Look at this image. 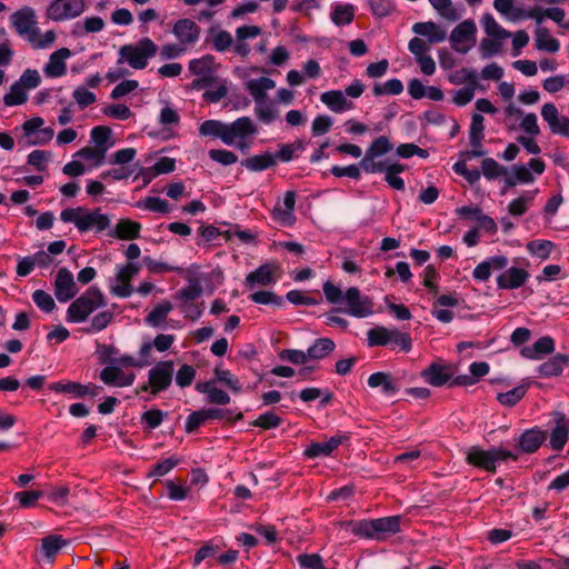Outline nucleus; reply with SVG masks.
Masks as SVG:
<instances>
[{
  "label": "nucleus",
  "mask_w": 569,
  "mask_h": 569,
  "mask_svg": "<svg viewBox=\"0 0 569 569\" xmlns=\"http://www.w3.org/2000/svg\"><path fill=\"white\" fill-rule=\"evenodd\" d=\"M61 221L73 223L80 232H102L110 226V219L100 209L86 207L67 208L60 212Z\"/></svg>",
  "instance_id": "nucleus-1"
},
{
  "label": "nucleus",
  "mask_w": 569,
  "mask_h": 569,
  "mask_svg": "<svg viewBox=\"0 0 569 569\" xmlns=\"http://www.w3.org/2000/svg\"><path fill=\"white\" fill-rule=\"evenodd\" d=\"M106 305L103 292L98 287L91 286L69 305L66 320L70 323H82L92 312Z\"/></svg>",
  "instance_id": "nucleus-2"
},
{
  "label": "nucleus",
  "mask_w": 569,
  "mask_h": 569,
  "mask_svg": "<svg viewBox=\"0 0 569 569\" xmlns=\"http://www.w3.org/2000/svg\"><path fill=\"white\" fill-rule=\"evenodd\" d=\"M517 460L518 455L502 447H493L485 450L478 446L468 449L466 460L470 466L483 469L488 472H496L497 466L507 460Z\"/></svg>",
  "instance_id": "nucleus-3"
},
{
  "label": "nucleus",
  "mask_w": 569,
  "mask_h": 569,
  "mask_svg": "<svg viewBox=\"0 0 569 569\" xmlns=\"http://www.w3.org/2000/svg\"><path fill=\"white\" fill-rule=\"evenodd\" d=\"M158 46L150 38H142L136 43L122 46L119 50V63H128L136 70L144 69L158 52Z\"/></svg>",
  "instance_id": "nucleus-4"
},
{
  "label": "nucleus",
  "mask_w": 569,
  "mask_h": 569,
  "mask_svg": "<svg viewBox=\"0 0 569 569\" xmlns=\"http://www.w3.org/2000/svg\"><path fill=\"white\" fill-rule=\"evenodd\" d=\"M257 132L253 121L249 117H241L231 123H226L223 143L244 151L250 148V138Z\"/></svg>",
  "instance_id": "nucleus-5"
},
{
  "label": "nucleus",
  "mask_w": 569,
  "mask_h": 569,
  "mask_svg": "<svg viewBox=\"0 0 569 569\" xmlns=\"http://www.w3.org/2000/svg\"><path fill=\"white\" fill-rule=\"evenodd\" d=\"M174 363L172 360L157 362L148 371V381L140 387L141 391H149L152 397L166 391L172 383Z\"/></svg>",
  "instance_id": "nucleus-6"
},
{
  "label": "nucleus",
  "mask_w": 569,
  "mask_h": 569,
  "mask_svg": "<svg viewBox=\"0 0 569 569\" xmlns=\"http://www.w3.org/2000/svg\"><path fill=\"white\" fill-rule=\"evenodd\" d=\"M116 274L108 281L110 293L118 298H128L132 295L131 280L139 273L138 262H127L116 266Z\"/></svg>",
  "instance_id": "nucleus-7"
},
{
  "label": "nucleus",
  "mask_w": 569,
  "mask_h": 569,
  "mask_svg": "<svg viewBox=\"0 0 569 569\" xmlns=\"http://www.w3.org/2000/svg\"><path fill=\"white\" fill-rule=\"evenodd\" d=\"M243 419L242 412H234L230 409L209 408L193 411L186 420V431L193 432L200 426L210 420H226L228 422Z\"/></svg>",
  "instance_id": "nucleus-8"
},
{
  "label": "nucleus",
  "mask_w": 569,
  "mask_h": 569,
  "mask_svg": "<svg viewBox=\"0 0 569 569\" xmlns=\"http://www.w3.org/2000/svg\"><path fill=\"white\" fill-rule=\"evenodd\" d=\"M218 63L211 54H204L200 58L192 59L188 63V70L191 74L198 77L193 80L192 86L196 89H204L214 81V73Z\"/></svg>",
  "instance_id": "nucleus-9"
},
{
  "label": "nucleus",
  "mask_w": 569,
  "mask_h": 569,
  "mask_svg": "<svg viewBox=\"0 0 569 569\" xmlns=\"http://www.w3.org/2000/svg\"><path fill=\"white\" fill-rule=\"evenodd\" d=\"M86 10L84 0H52L47 7L46 17L52 21L71 20Z\"/></svg>",
  "instance_id": "nucleus-10"
},
{
  "label": "nucleus",
  "mask_w": 569,
  "mask_h": 569,
  "mask_svg": "<svg viewBox=\"0 0 569 569\" xmlns=\"http://www.w3.org/2000/svg\"><path fill=\"white\" fill-rule=\"evenodd\" d=\"M391 149L392 144L387 137L381 136L375 139L366 150V154L359 166L367 172H382L383 164L381 162H375V159L388 153Z\"/></svg>",
  "instance_id": "nucleus-11"
},
{
  "label": "nucleus",
  "mask_w": 569,
  "mask_h": 569,
  "mask_svg": "<svg viewBox=\"0 0 569 569\" xmlns=\"http://www.w3.org/2000/svg\"><path fill=\"white\" fill-rule=\"evenodd\" d=\"M477 27L472 20L460 22L451 32V47L459 53H467L476 44Z\"/></svg>",
  "instance_id": "nucleus-12"
},
{
  "label": "nucleus",
  "mask_w": 569,
  "mask_h": 569,
  "mask_svg": "<svg viewBox=\"0 0 569 569\" xmlns=\"http://www.w3.org/2000/svg\"><path fill=\"white\" fill-rule=\"evenodd\" d=\"M281 277V268L277 262H267L247 274L244 286L249 289L256 286L268 287L274 284Z\"/></svg>",
  "instance_id": "nucleus-13"
},
{
  "label": "nucleus",
  "mask_w": 569,
  "mask_h": 569,
  "mask_svg": "<svg viewBox=\"0 0 569 569\" xmlns=\"http://www.w3.org/2000/svg\"><path fill=\"white\" fill-rule=\"evenodd\" d=\"M10 23L16 32L26 40L38 29L33 8L24 6L10 16Z\"/></svg>",
  "instance_id": "nucleus-14"
},
{
  "label": "nucleus",
  "mask_w": 569,
  "mask_h": 569,
  "mask_svg": "<svg viewBox=\"0 0 569 569\" xmlns=\"http://www.w3.org/2000/svg\"><path fill=\"white\" fill-rule=\"evenodd\" d=\"M296 198L295 191H287L283 199L274 204L271 218L281 227H292L296 223Z\"/></svg>",
  "instance_id": "nucleus-15"
},
{
  "label": "nucleus",
  "mask_w": 569,
  "mask_h": 569,
  "mask_svg": "<svg viewBox=\"0 0 569 569\" xmlns=\"http://www.w3.org/2000/svg\"><path fill=\"white\" fill-rule=\"evenodd\" d=\"M342 302L346 305L345 312L350 316L365 318L372 312L371 303L367 298L361 297L359 289L356 287L346 291Z\"/></svg>",
  "instance_id": "nucleus-16"
},
{
  "label": "nucleus",
  "mask_w": 569,
  "mask_h": 569,
  "mask_svg": "<svg viewBox=\"0 0 569 569\" xmlns=\"http://www.w3.org/2000/svg\"><path fill=\"white\" fill-rule=\"evenodd\" d=\"M172 34L178 42L186 48L194 46L201 34V28L191 19L182 18L177 20L172 26Z\"/></svg>",
  "instance_id": "nucleus-17"
},
{
  "label": "nucleus",
  "mask_w": 569,
  "mask_h": 569,
  "mask_svg": "<svg viewBox=\"0 0 569 569\" xmlns=\"http://www.w3.org/2000/svg\"><path fill=\"white\" fill-rule=\"evenodd\" d=\"M541 117L547 122L551 133L569 138V118L561 116L556 104L545 103L541 107Z\"/></svg>",
  "instance_id": "nucleus-18"
},
{
  "label": "nucleus",
  "mask_w": 569,
  "mask_h": 569,
  "mask_svg": "<svg viewBox=\"0 0 569 569\" xmlns=\"http://www.w3.org/2000/svg\"><path fill=\"white\" fill-rule=\"evenodd\" d=\"M72 56L68 48L53 51L42 68L43 74L49 79L61 78L67 74V60Z\"/></svg>",
  "instance_id": "nucleus-19"
},
{
  "label": "nucleus",
  "mask_w": 569,
  "mask_h": 569,
  "mask_svg": "<svg viewBox=\"0 0 569 569\" xmlns=\"http://www.w3.org/2000/svg\"><path fill=\"white\" fill-rule=\"evenodd\" d=\"M78 288L73 274L67 268L59 269L54 280V296L59 302H67L74 298Z\"/></svg>",
  "instance_id": "nucleus-20"
},
{
  "label": "nucleus",
  "mask_w": 569,
  "mask_h": 569,
  "mask_svg": "<svg viewBox=\"0 0 569 569\" xmlns=\"http://www.w3.org/2000/svg\"><path fill=\"white\" fill-rule=\"evenodd\" d=\"M349 433H338L326 441L311 442L305 450L308 458L330 456L340 445L349 440Z\"/></svg>",
  "instance_id": "nucleus-21"
},
{
  "label": "nucleus",
  "mask_w": 569,
  "mask_h": 569,
  "mask_svg": "<svg viewBox=\"0 0 569 569\" xmlns=\"http://www.w3.org/2000/svg\"><path fill=\"white\" fill-rule=\"evenodd\" d=\"M508 267V258L502 254H496L481 261L472 271V277L477 281H487L492 272L503 271Z\"/></svg>",
  "instance_id": "nucleus-22"
},
{
  "label": "nucleus",
  "mask_w": 569,
  "mask_h": 569,
  "mask_svg": "<svg viewBox=\"0 0 569 569\" xmlns=\"http://www.w3.org/2000/svg\"><path fill=\"white\" fill-rule=\"evenodd\" d=\"M529 272L519 267L506 268L497 277V287L502 290H513L522 287L529 279Z\"/></svg>",
  "instance_id": "nucleus-23"
},
{
  "label": "nucleus",
  "mask_w": 569,
  "mask_h": 569,
  "mask_svg": "<svg viewBox=\"0 0 569 569\" xmlns=\"http://www.w3.org/2000/svg\"><path fill=\"white\" fill-rule=\"evenodd\" d=\"M100 379L108 386L128 387L133 383L136 375L126 372L118 366H108L101 370Z\"/></svg>",
  "instance_id": "nucleus-24"
},
{
  "label": "nucleus",
  "mask_w": 569,
  "mask_h": 569,
  "mask_svg": "<svg viewBox=\"0 0 569 569\" xmlns=\"http://www.w3.org/2000/svg\"><path fill=\"white\" fill-rule=\"evenodd\" d=\"M49 389L58 393H73L76 397H84L87 395H99L101 387L94 385L84 386L72 381H58L51 383Z\"/></svg>",
  "instance_id": "nucleus-25"
},
{
  "label": "nucleus",
  "mask_w": 569,
  "mask_h": 569,
  "mask_svg": "<svg viewBox=\"0 0 569 569\" xmlns=\"http://www.w3.org/2000/svg\"><path fill=\"white\" fill-rule=\"evenodd\" d=\"M421 376L429 385L441 387L451 379L453 371L450 366L433 362L421 372Z\"/></svg>",
  "instance_id": "nucleus-26"
},
{
  "label": "nucleus",
  "mask_w": 569,
  "mask_h": 569,
  "mask_svg": "<svg viewBox=\"0 0 569 569\" xmlns=\"http://www.w3.org/2000/svg\"><path fill=\"white\" fill-rule=\"evenodd\" d=\"M320 100L335 113H341L355 108L353 102L348 100L340 90L326 91L321 94Z\"/></svg>",
  "instance_id": "nucleus-27"
},
{
  "label": "nucleus",
  "mask_w": 569,
  "mask_h": 569,
  "mask_svg": "<svg viewBox=\"0 0 569 569\" xmlns=\"http://www.w3.org/2000/svg\"><path fill=\"white\" fill-rule=\"evenodd\" d=\"M368 386L372 389L380 388L386 396H395L399 390V385L390 373L375 372L368 378Z\"/></svg>",
  "instance_id": "nucleus-28"
},
{
  "label": "nucleus",
  "mask_w": 569,
  "mask_h": 569,
  "mask_svg": "<svg viewBox=\"0 0 569 569\" xmlns=\"http://www.w3.org/2000/svg\"><path fill=\"white\" fill-rule=\"evenodd\" d=\"M276 82L267 77L250 79L246 82V90L250 93L256 103H261L267 99V91L273 89Z\"/></svg>",
  "instance_id": "nucleus-29"
},
{
  "label": "nucleus",
  "mask_w": 569,
  "mask_h": 569,
  "mask_svg": "<svg viewBox=\"0 0 569 569\" xmlns=\"http://www.w3.org/2000/svg\"><path fill=\"white\" fill-rule=\"evenodd\" d=\"M68 545V541L61 535H49L41 539L40 551L43 558L53 563L58 552Z\"/></svg>",
  "instance_id": "nucleus-30"
},
{
  "label": "nucleus",
  "mask_w": 569,
  "mask_h": 569,
  "mask_svg": "<svg viewBox=\"0 0 569 569\" xmlns=\"http://www.w3.org/2000/svg\"><path fill=\"white\" fill-rule=\"evenodd\" d=\"M569 432V419H567L563 415H557L556 417V426L552 429L550 435L549 443L553 450H561L567 440Z\"/></svg>",
  "instance_id": "nucleus-31"
},
{
  "label": "nucleus",
  "mask_w": 569,
  "mask_h": 569,
  "mask_svg": "<svg viewBox=\"0 0 569 569\" xmlns=\"http://www.w3.org/2000/svg\"><path fill=\"white\" fill-rule=\"evenodd\" d=\"M400 520L399 516L372 519L375 540L385 539L386 536L400 531Z\"/></svg>",
  "instance_id": "nucleus-32"
},
{
  "label": "nucleus",
  "mask_w": 569,
  "mask_h": 569,
  "mask_svg": "<svg viewBox=\"0 0 569 569\" xmlns=\"http://www.w3.org/2000/svg\"><path fill=\"white\" fill-rule=\"evenodd\" d=\"M196 390L200 393L207 395V401L213 405H228L230 402V396L216 387L214 381L199 382L196 386Z\"/></svg>",
  "instance_id": "nucleus-33"
},
{
  "label": "nucleus",
  "mask_w": 569,
  "mask_h": 569,
  "mask_svg": "<svg viewBox=\"0 0 569 569\" xmlns=\"http://www.w3.org/2000/svg\"><path fill=\"white\" fill-rule=\"evenodd\" d=\"M535 47L539 51L556 53L560 49V42L546 27H537L535 30Z\"/></svg>",
  "instance_id": "nucleus-34"
},
{
  "label": "nucleus",
  "mask_w": 569,
  "mask_h": 569,
  "mask_svg": "<svg viewBox=\"0 0 569 569\" xmlns=\"http://www.w3.org/2000/svg\"><path fill=\"white\" fill-rule=\"evenodd\" d=\"M555 350V342L550 337L538 339L532 346L525 347L521 355L528 359H540Z\"/></svg>",
  "instance_id": "nucleus-35"
},
{
  "label": "nucleus",
  "mask_w": 569,
  "mask_h": 569,
  "mask_svg": "<svg viewBox=\"0 0 569 569\" xmlns=\"http://www.w3.org/2000/svg\"><path fill=\"white\" fill-rule=\"evenodd\" d=\"M141 224L130 219H121L111 231V236L121 240L139 238Z\"/></svg>",
  "instance_id": "nucleus-36"
},
{
  "label": "nucleus",
  "mask_w": 569,
  "mask_h": 569,
  "mask_svg": "<svg viewBox=\"0 0 569 569\" xmlns=\"http://www.w3.org/2000/svg\"><path fill=\"white\" fill-rule=\"evenodd\" d=\"M356 7L350 3H336L330 13L331 21L336 26L350 24L355 19Z\"/></svg>",
  "instance_id": "nucleus-37"
},
{
  "label": "nucleus",
  "mask_w": 569,
  "mask_h": 569,
  "mask_svg": "<svg viewBox=\"0 0 569 569\" xmlns=\"http://www.w3.org/2000/svg\"><path fill=\"white\" fill-rule=\"evenodd\" d=\"M538 193V189L522 192L508 204V212L513 217H520L527 212Z\"/></svg>",
  "instance_id": "nucleus-38"
},
{
  "label": "nucleus",
  "mask_w": 569,
  "mask_h": 569,
  "mask_svg": "<svg viewBox=\"0 0 569 569\" xmlns=\"http://www.w3.org/2000/svg\"><path fill=\"white\" fill-rule=\"evenodd\" d=\"M569 365V357L557 355L539 366V373L542 377H553L562 373L565 367Z\"/></svg>",
  "instance_id": "nucleus-39"
},
{
  "label": "nucleus",
  "mask_w": 569,
  "mask_h": 569,
  "mask_svg": "<svg viewBox=\"0 0 569 569\" xmlns=\"http://www.w3.org/2000/svg\"><path fill=\"white\" fill-rule=\"evenodd\" d=\"M412 30L420 36L427 37L430 43L442 42L446 39V32L441 30L435 22H418Z\"/></svg>",
  "instance_id": "nucleus-40"
},
{
  "label": "nucleus",
  "mask_w": 569,
  "mask_h": 569,
  "mask_svg": "<svg viewBox=\"0 0 569 569\" xmlns=\"http://www.w3.org/2000/svg\"><path fill=\"white\" fill-rule=\"evenodd\" d=\"M274 164L276 157L270 152L256 154L242 161V166L250 171H263Z\"/></svg>",
  "instance_id": "nucleus-41"
},
{
  "label": "nucleus",
  "mask_w": 569,
  "mask_h": 569,
  "mask_svg": "<svg viewBox=\"0 0 569 569\" xmlns=\"http://www.w3.org/2000/svg\"><path fill=\"white\" fill-rule=\"evenodd\" d=\"M545 439L546 436L542 431L535 429L527 430L521 435L519 445L525 452H535L540 448Z\"/></svg>",
  "instance_id": "nucleus-42"
},
{
  "label": "nucleus",
  "mask_w": 569,
  "mask_h": 569,
  "mask_svg": "<svg viewBox=\"0 0 569 569\" xmlns=\"http://www.w3.org/2000/svg\"><path fill=\"white\" fill-rule=\"evenodd\" d=\"M481 24L486 34L490 38L506 40L511 37V33L502 28L490 13L482 16Z\"/></svg>",
  "instance_id": "nucleus-43"
},
{
  "label": "nucleus",
  "mask_w": 569,
  "mask_h": 569,
  "mask_svg": "<svg viewBox=\"0 0 569 569\" xmlns=\"http://www.w3.org/2000/svg\"><path fill=\"white\" fill-rule=\"evenodd\" d=\"M335 342L329 338H320L308 348V357L312 360H320L329 356L335 350Z\"/></svg>",
  "instance_id": "nucleus-44"
},
{
  "label": "nucleus",
  "mask_w": 569,
  "mask_h": 569,
  "mask_svg": "<svg viewBox=\"0 0 569 569\" xmlns=\"http://www.w3.org/2000/svg\"><path fill=\"white\" fill-rule=\"evenodd\" d=\"M57 34L53 30H48L44 33H41L38 28L28 39L27 41L33 49L37 50H46L53 46L56 42Z\"/></svg>",
  "instance_id": "nucleus-45"
},
{
  "label": "nucleus",
  "mask_w": 569,
  "mask_h": 569,
  "mask_svg": "<svg viewBox=\"0 0 569 569\" xmlns=\"http://www.w3.org/2000/svg\"><path fill=\"white\" fill-rule=\"evenodd\" d=\"M448 79L450 83L456 86H478V73L469 68L452 71Z\"/></svg>",
  "instance_id": "nucleus-46"
},
{
  "label": "nucleus",
  "mask_w": 569,
  "mask_h": 569,
  "mask_svg": "<svg viewBox=\"0 0 569 569\" xmlns=\"http://www.w3.org/2000/svg\"><path fill=\"white\" fill-rule=\"evenodd\" d=\"M393 329L386 327H376L368 331L367 340L370 347L375 346H389L392 341Z\"/></svg>",
  "instance_id": "nucleus-47"
},
{
  "label": "nucleus",
  "mask_w": 569,
  "mask_h": 569,
  "mask_svg": "<svg viewBox=\"0 0 569 569\" xmlns=\"http://www.w3.org/2000/svg\"><path fill=\"white\" fill-rule=\"evenodd\" d=\"M188 284L180 289L177 293V299L183 303L193 301L202 295V286L199 280L194 277L187 279Z\"/></svg>",
  "instance_id": "nucleus-48"
},
{
  "label": "nucleus",
  "mask_w": 569,
  "mask_h": 569,
  "mask_svg": "<svg viewBox=\"0 0 569 569\" xmlns=\"http://www.w3.org/2000/svg\"><path fill=\"white\" fill-rule=\"evenodd\" d=\"M342 527L350 530L355 536L375 539L373 522L372 519L359 520V521H347L341 523Z\"/></svg>",
  "instance_id": "nucleus-49"
},
{
  "label": "nucleus",
  "mask_w": 569,
  "mask_h": 569,
  "mask_svg": "<svg viewBox=\"0 0 569 569\" xmlns=\"http://www.w3.org/2000/svg\"><path fill=\"white\" fill-rule=\"evenodd\" d=\"M210 43L216 51L223 52L232 46L233 38L226 30L212 28L210 30Z\"/></svg>",
  "instance_id": "nucleus-50"
},
{
  "label": "nucleus",
  "mask_w": 569,
  "mask_h": 569,
  "mask_svg": "<svg viewBox=\"0 0 569 569\" xmlns=\"http://www.w3.org/2000/svg\"><path fill=\"white\" fill-rule=\"evenodd\" d=\"M485 118L480 113H473L469 127V141L471 147H480L485 134Z\"/></svg>",
  "instance_id": "nucleus-51"
},
{
  "label": "nucleus",
  "mask_w": 569,
  "mask_h": 569,
  "mask_svg": "<svg viewBox=\"0 0 569 569\" xmlns=\"http://www.w3.org/2000/svg\"><path fill=\"white\" fill-rule=\"evenodd\" d=\"M403 170L405 166L401 163H393L387 167L383 166L382 171L385 172V180L392 189L400 191L405 189V181L399 177V173Z\"/></svg>",
  "instance_id": "nucleus-52"
},
{
  "label": "nucleus",
  "mask_w": 569,
  "mask_h": 569,
  "mask_svg": "<svg viewBox=\"0 0 569 569\" xmlns=\"http://www.w3.org/2000/svg\"><path fill=\"white\" fill-rule=\"evenodd\" d=\"M553 248V242L549 240H532L526 244L527 251L541 260L548 259Z\"/></svg>",
  "instance_id": "nucleus-53"
},
{
  "label": "nucleus",
  "mask_w": 569,
  "mask_h": 569,
  "mask_svg": "<svg viewBox=\"0 0 569 569\" xmlns=\"http://www.w3.org/2000/svg\"><path fill=\"white\" fill-rule=\"evenodd\" d=\"M403 91V84L399 79H389L383 83H376L372 92L376 97L398 96Z\"/></svg>",
  "instance_id": "nucleus-54"
},
{
  "label": "nucleus",
  "mask_w": 569,
  "mask_h": 569,
  "mask_svg": "<svg viewBox=\"0 0 569 569\" xmlns=\"http://www.w3.org/2000/svg\"><path fill=\"white\" fill-rule=\"evenodd\" d=\"M172 305L169 301H162L156 306L146 317V322L152 327L160 326L167 318L168 313L172 310Z\"/></svg>",
  "instance_id": "nucleus-55"
},
{
  "label": "nucleus",
  "mask_w": 569,
  "mask_h": 569,
  "mask_svg": "<svg viewBox=\"0 0 569 569\" xmlns=\"http://www.w3.org/2000/svg\"><path fill=\"white\" fill-rule=\"evenodd\" d=\"M106 151L107 148L98 149L96 147H83L74 154V157H79L91 162L93 167H100L103 163Z\"/></svg>",
  "instance_id": "nucleus-56"
},
{
  "label": "nucleus",
  "mask_w": 569,
  "mask_h": 569,
  "mask_svg": "<svg viewBox=\"0 0 569 569\" xmlns=\"http://www.w3.org/2000/svg\"><path fill=\"white\" fill-rule=\"evenodd\" d=\"M28 99L27 90L17 81L11 87L8 93L3 97V102L8 107L20 106Z\"/></svg>",
  "instance_id": "nucleus-57"
},
{
  "label": "nucleus",
  "mask_w": 569,
  "mask_h": 569,
  "mask_svg": "<svg viewBox=\"0 0 569 569\" xmlns=\"http://www.w3.org/2000/svg\"><path fill=\"white\" fill-rule=\"evenodd\" d=\"M481 173L488 180L498 179L507 173V169L492 158H486L481 162Z\"/></svg>",
  "instance_id": "nucleus-58"
},
{
  "label": "nucleus",
  "mask_w": 569,
  "mask_h": 569,
  "mask_svg": "<svg viewBox=\"0 0 569 569\" xmlns=\"http://www.w3.org/2000/svg\"><path fill=\"white\" fill-rule=\"evenodd\" d=\"M432 8L445 19L456 21L459 19V13L453 7L451 0H428Z\"/></svg>",
  "instance_id": "nucleus-59"
},
{
  "label": "nucleus",
  "mask_w": 569,
  "mask_h": 569,
  "mask_svg": "<svg viewBox=\"0 0 569 569\" xmlns=\"http://www.w3.org/2000/svg\"><path fill=\"white\" fill-rule=\"evenodd\" d=\"M214 377L218 382L227 386L231 391L238 393L241 391L242 386L239 379L232 375L229 370L217 367L214 369Z\"/></svg>",
  "instance_id": "nucleus-60"
},
{
  "label": "nucleus",
  "mask_w": 569,
  "mask_h": 569,
  "mask_svg": "<svg viewBox=\"0 0 569 569\" xmlns=\"http://www.w3.org/2000/svg\"><path fill=\"white\" fill-rule=\"evenodd\" d=\"M226 123L218 120H206L200 124L199 132L201 136H209L221 139L223 142Z\"/></svg>",
  "instance_id": "nucleus-61"
},
{
  "label": "nucleus",
  "mask_w": 569,
  "mask_h": 569,
  "mask_svg": "<svg viewBox=\"0 0 569 569\" xmlns=\"http://www.w3.org/2000/svg\"><path fill=\"white\" fill-rule=\"evenodd\" d=\"M527 389L523 386H518L507 392H501L497 396L498 401L507 407H513L517 405L526 395Z\"/></svg>",
  "instance_id": "nucleus-62"
},
{
  "label": "nucleus",
  "mask_w": 569,
  "mask_h": 569,
  "mask_svg": "<svg viewBox=\"0 0 569 569\" xmlns=\"http://www.w3.org/2000/svg\"><path fill=\"white\" fill-rule=\"evenodd\" d=\"M139 208L160 213H168L170 211V204L167 200L159 197H147L138 203Z\"/></svg>",
  "instance_id": "nucleus-63"
},
{
  "label": "nucleus",
  "mask_w": 569,
  "mask_h": 569,
  "mask_svg": "<svg viewBox=\"0 0 569 569\" xmlns=\"http://www.w3.org/2000/svg\"><path fill=\"white\" fill-rule=\"evenodd\" d=\"M302 569H326L322 558L318 553H301L296 558Z\"/></svg>",
  "instance_id": "nucleus-64"
}]
</instances>
